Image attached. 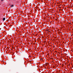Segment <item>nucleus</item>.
I'll use <instances>...</instances> for the list:
<instances>
[{"instance_id": "1", "label": "nucleus", "mask_w": 73, "mask_h": 73, "mask_svg": "<svg viewBox=\"0 0 73 73\" xmlns=\"http://www.w3.org/2000/svg\"><path fill=\"white\" fill-rule=\"evenodd\" d=\"M3 21H5V18H3Z\"/></svg>"}, {"instance_id": "2", "label": "nucleus", "mask_w": 73, "mask_h": 73, "mask_svg": "<svg viewBox=\"0 0 73 73\" xmlns=\"http://www.w3.org/2000/svg\"><path fill=\"white\" fill-rule=\"evenodd\" d=\"M13 7V5H12L11 6V7Z\"/></svg>"}, {"instance_id": "3", "label": "nucleus", "mask_w": 73, "mask_h": 73, "mask_svg": "<svg viewBox=\"0 0 73 73\" xmlns=\"http://www.w3.org/2000/svg\"><path fill=\"white\" fill-rule=\"evenodd\" d=\"M41 60H43V59L42 58H41V59H40Z\"/></svg>"}, {"instance_id": "4", "label": "nucleus", "mask_w": 73, "mask_h": 73, "mask_svg": "<svg viewBox=\"0 0 73 73\" xmlns=\"http://www.w3.org/2000/svg\"><path fill=\"white\" fill-rule=\"evenodd\" d=\"M1 1H3V0H1Z\"/></svg>"}, {"instance_id": "5", "label": "nucleus", "mask_w": 73, "mask_h": 73, "mask_svg": "<svg viewBox=\"0 0 73 73\" xmlns=\"http://www.w3.org/2000/svg\"><path fill=\"white\" fill-rule=\"evenodd\" d=\"M46 65H47V64H46Z\"/></svg>"}]
</instances>
